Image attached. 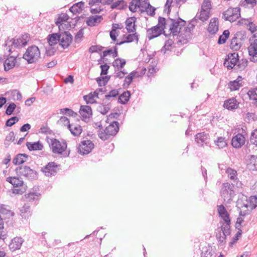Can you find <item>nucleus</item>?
<instances>
[{"label": "nucleus", "mask_w": 257, "mask_h": 257, "mask_svg": "<svg viewBox=\"0 0 257 257\" xmlns=\"http://www.w3.org/2000/svg\"><path fill=\"white\" fill-rule=\"evenodd\" d=\"M119 131V123L117 121H113L104 130L99 131L98 136L102 141L108 140L111 136H114Z\"/></svg>", "instance_id": "nucleus-1"}, {"label": "nucleus", "mask_w": 257, "mask_h": 257, "mask_svg": "<svg viewBox=\"0 0 257 257\" xmlns=\"http://www.w3.org/2000/svg\"><path fill=\"white\" fill-rule=\"evenodd\" d=\"M164 33V30L155 26L147 30V37L149 40L157 38Z\"/></svg>", "instance_id": "nucleus-14"}, {"label": "nucleus", "mask_w": 257, "mask_h": 257, "mask_svg": "<svg viewBox=\"0 0 257 257\" xmlns=\"http://www.w3.org/2000/svg\"><path fill=\"white\" fill-rule=\"evenodd\" d=\"M242 77L241 76H238L237 78L233 80L230 81L228 84V87L231 91L237 90L239 88L242 86Z\"/></svg>", "instance_id": "nucleus-24"}, {"label": "nucleus", "mask_w": 257, "mask_h": 257, "mask_svg": "<svg viewBox=\"0 0 257 257\" xmlns=\"http://www.w3.org/2000/svg\"><path fill=\"white\" fill-rule=\"evenodd\" d=\"M104 49V47L99 45H92L89 47L88 52L89 53H99L102 51Z\"/></svg>", "instance_id": "nucleus-53"}, {"label": "nucleus", "mask_w": 257, "mask_h": 257, "mask_svg": "<svg viewBox=\"0 0 257 257\" xmlns=\"http://www.w3.org/2000/svg\"><path fill=\"white\" fill-rule=\"evenodd\" d=\"M140 5L141 0H132L127 7L131 12L135 13L137 12V9L140 8Z\"/></svg>", "instance_id": "nucleus-42"}, {"label": "nucleus", "mask_w": 257, "mask_h": 257, "mask_svg": "<svg viewBox=\"0 0 257 257\" xmlns=\"http://www.w3.org/2000/svg\"><path fill=\"white\" fill-rule=\"evenodd\" d=\"M125 64L126 61L125 59L120 58H117L112 63V66L114 67H116L118 69H119L123 68Z\"/></svg>", "instance_id": "nucleus-47"}, {"label": "nucleus", "mask_w": 257, "mask_h": 257, "mask_svg": "<svg viewBox=\"0 0 257 257\" xmlns=\"http://www.w3.org/2000/svg\"><path fill=\"white\" fill-rule=\"evenodd\" d=\"M256 91L254 88L251 89L248 91L247 94L248 96L249 99L255 100L256 101V102L254 103V104L257 106V93Z\"/></svg>", "instance_id": "nucleus-56"}, {"label": "nucleus", "mask_w": 257, "mask_h": 257, "mask_svg": "<svg viewBox=\"0 0 257 257\" xmlns=\"http://www.w3.org/2000/svg\"><path fill=\"white\" fill-rule=\"evenodd\" d=\"M234 185L228 182L223 183L220 191V196L224 201L228 202L232 200L235 195Z\"/></svg>", "instance_id": "nucleus-5"}, {"label": "nucleus", "mask_w": 257, "mask_h": 257, "mask_svg": "<svg viewBox=\"0 0 257 257\" xmlns=\"http://www.w3.org/2000/svg\"><path fill=\"white\" fill-rule=\"evenodd\" d=\"M19 120L18 117L16 116H12L6 120L5 125L6 126H12L18 122Z\"/></svg>", "instance_id": "nucleus-59"}, {"label": "nucleus", "mask_w": 257, "mask_h": 257, "mask_svg": "<svg viewBox=\"0 0 257 257\" xmlns=\"http://www.w3.org/2000/svg\"><path fill=\"white\" fill-rule=\"evenodd\" d=\"M166 20L165 18L161 16L158 18V23L156 26L160 28L161 30H164L166 29Z\"/></svg>", "instance_id": "nucleus-60"}, {"label": "nucleus", "mask_w": 257, "mask_h": 257, "mask_svg": "<svg viewBox=\"0 0 257 257\" xmlns=\"http://www.w3.org/2000/svg\"><path fill=\"white\" fill-rule=\"evenodd\" d=\"M119 94L118 89H114L110 91L108 94L105 95V98L107 100H111V98H115Z\"/></svg>", "instance_id": "nucleus-54"}, {"label": "nucleus", "mask_w": 257, "mask_h": 257, "mask_svg": "<svg viewBox=\"0 0 257 257\" xmlns=\"http://www.w3.org/2000/svg\"><path fill=\"white\" fill-rule=\"evenodd\" d=\"M167 20L171 22L169 30L173 36L178 35V34L181 33V30L182 28L185 27L186 24V21L180 17H178L177 19L169 17Z\"/></svg>", "instance_id": "nucleus-6"}, {"label": "nucleus", "mask_w": 257, "mask_h": 257, "mask_svg": "<svg viewBox=\"0 0 257 257\" xmlns=\"http://www.w3.org/2000/svg\"><path fill=\"white\" fill-rule=\"evenodd\" d=\"M198 17V14H196V16L190 21V22L189 23L188 25L185 27L184 28V32L185 33H188V34L190 35V36H192L191 31H193L194 29L195 25L193 24V23L194 22H197V17Z\"/></svg>", "instance_id": "nucleus-40"}, {"label": "nucleus", "mask_w": 257, "mask_h": 257, "mask_svg": "<svg viewBox=\"0 0 257 257\" xmlns=\"http://www.w3.org/2000/svg\"><path fill=\"white\" fill-rule=\"evenodd\" d=\"M214 143L220 149L224 148L227 146L225 138L222 137H218L216 140L214 141Z\"/></svg>", "instance_id": "nucleus-51"}, {"label": "nucleus", "mask_w": 257, "mask_h": 257, "mask_svg": "<svg viewBox=\"0 0 257 257\" xmlns=\"http://www.w3.org/2000/svg\"><path fill=\"white\" fill-rule=\"evenodd\" d=\"M23 242V240L21 237H15L12 239L11 242L9 245L10 249L12 251H14L20 249L22 246Z\"/></svg>", "instance_id": "nucleus-23"}, {"label": "nucleus", "mask_w": 257, "mask_h": 257, "mask_svg": "<svg viewBox=\"0 0 257 257\" xmlns=\"http://www.w3.org/2000/svg\"><path fill=\"white\" fill-rule=\"evenodd\" d=\"M250 141L251 143L257 146V128L251 133Z\"/></svg>", "instance_id": "nucleus-64"}, {"label": "nucleus", "mask_w": 257, "mask_h": 257, "mask_svg": "<svg viewBox=\"0 0 257 257\" xmlns=\"http://www.w3.org/2000/svg\"><path fill=\"white\" fill-rule=\"evenodd\" d=\"M26 145L30 151H41L44 148L43 144L40 141L35 142H27Z\"/></svg>", "instance_id": "nucleus-27"}, {"label": "nucleus", "mask_w": 257, "mask_h": 257, "mask_svg": "<svg viewBox=\"0 0 257 257\" xmlns=\"http://www.w3.org/2000/svg\"><path fill=\"white\" fill-rule=\"evenodd\" d=\"M225 172L228 174V176L230 180L235 181L237 179V171L234 169H233L230 167H228L226 169Z\"/></svg>", "instance_id": "nucleus-48"}, {"label": "nucleus", "mask_w": 257, "mask_h": 257, "mask_svg": "<svg viewBox=\"0 0 257 257\" xmlns=\"http://www.w3.org/2000/svg\"><path fill=\"white\" fill-rule=\"evenodd\" d=\"M247 168L252 171H257V155H251L249 162L247 164Z\"/></svg>", "instance_id": "nucleus-37"}, {"label": "nucleus", "mask_w": 257, "mask_h": 257, "mask_svg": "<svg viewBox=\"0 0 257 257\" xmlns=\"http://www.w3.org/2000/svg\"><path fill=\"white\" fill-rule=\"evenodd\" d=\"M137 18L136 17H131L126 19L125 22V29L128 33H134L136 31L137 25Z\"/></svg>", "instance_id": "nucleus-15"}, {"label": "nucleus", "mask_w": 257, "mask_h": 257, "mask_svg": "<svg viewBox=\"0 0 257 257\" xmlns=\"http://www.w3.org/2000/svg\"><path fill=\"white\" fill-rule=\"evenodd\" d=\"M58 167H60L59 165H57L54 162H50L41 168V171L43 172L46 176L52 177L57 174Z\"/></svg>", "instance_id": "nucleus-10"}, {"label": "nucleus", "mask_w": 257, "mask_h": 257, "mask_svg": "<svg viewBox=\"0 0 257 257\" xmlns=\"http://www.w3.org/2000/svg\"><path fill=\"white\" fill-rule=\"evenodd\" d=\"M103 20L101 15H94L89 17L86 23L88 26L93 27L96 26V23H100Z\"/></svg>", "instance_id": "nucleus-29"}, {"label": "nucleus", "mask_w": 257, "mask_h": 257, "mask_svg": "<svg viewBox=\"0 0 257 257\" xmlns=\"http://www.w3.org/2000/svg\"><path fill=\"white\" fill-rule=\"evenodd\" d=\"M111 108V104L110 102L106 103L104 102L99 103L97 106L96 110L103 115L106 114Z\"/></svg>", "instance_id": "nucleus-32"}, {"label": "nucleus", "mask_w": 257, "mask_h": 257, "mask_svg": "<svg viewBox=\"0 0 257 257\" xmlns=\"http://www.w3.org/2000/svg\"><path fill=\"white\" fill-rule=\"evenodd\" d=\"M245 118L248 122L255 121L257 120V115L254 112H247Z\"/></svg>", "instance_id": "nucleus-62"}, {"label": "nucleus", "mask_w": 257, "mask_h": 257, "mask_svg": "<svg viewBox=\"0 0 257 257\" xmlns=\"http://www.w3.org/2000/svg\"><path fill=\"white\" fill-rule=\"evenodd\" d=\"M239 103L235 97H232L224 101L223 107L229 110H233L238 108Z\"/></svg>", "instance_id": "nucleus-18"}, {"label": "nucleus", "mask_w": 257, "mask_h": 257, "mask_svg": "<svg viewBox=\"0 0 257 257\" xmlns=\"http://www.w3.org/2000/svg\"><path fill=\"white\" fill-rule=\"evenodd\" d=\"M246 34L244 31H241L236 32L234 37L236 38L239 42H242L246 38Z\"/></svg>", "instance_id": "nucleus-58"}, {"label": "nucleus", "mask_w": 257, "mask_h": 257, "mask_svg": "<svg viewBox=\"0 0 257 257\" xmlns=\"http://www.w3.org/2000/svg\"><path fill=\"white\" fill-rule=\"evenodd\" d=\"M238 55L237 53H229L227 55L224 62V65L227 69H232L238 62Z\"/></svg>", "instance_id": "nucleus-11"}, {"label": "nucleus", "mask_w": 257, "mask_h": 257, "mask_svg": "<svg viewBox=\"0 0 257 257\" xmlns=\"http://www.w3.org/2000/svg\"><path fill=\"white\" fill-rule=\"evenodd\" d=\"M15 172L18 176H23L29 180H35L38 178V172L27 165L17 167L15 169Z\"/></svg>", "instance_id": "nucleus-4"}, {"label": "nucleus", "mask_w": 257, "mask_h": 257, "mask_svg": "<svg viewBox=\"0 0 257 257\" xmlns=\"http://www.w3.org/2000/svg\"><path fill=\"white\" fill-rule=\"evenodd\" d=\"M201 257H216L214 251L207 247H203L201 253Z\"/></svg>", "instance_id": "nucleus-50"}, {"label": "nucleus", "mask_w": 257, "mask_h": 257, "mask_svg": "<svg viewBox=\"0 0 257 257\" xmlns=\"http://www.w3.org/2000/svg\"><path fill=\"white\" fill-rule=\"evenodd\" d=\"M61 36V32L49 34L47 37V41L49 46H53L57 44L58 42H60Z\"/></svg>", "instance_id": "nucleus-25"}, {"label": "nucleus", "mask_w": 257, "mask_h": 257, "mask_svg": "<svg viewBox=\"0 0 257 257\" xmlns=\"http://www.w3.org/2000/svg\"><path fill=\"white\" fill-rule=\"evenodd\" d=\"M245 143L244 136L240 133L234 136L231 140V145L235 148H239L242 147Z\"/></svg>", "instance_id": "nucleus-17"}, {"label": "nucleus", "mask_w": 257, "mask_h": 257, "mask_svg": "<svg viewBox=\"0 0 257 257\" xmlns=\"http://www.w3.org/2000/svg\"><path fill=\"white\" fill-rule=\"evenodd\" d=\"M41 53L39 48L35 45H32L27 49L23 54V58L27 61L28 64L35 63L40 58Z\"/></svg>", "instance_id": "nucleus-2"}, {"label": "nucleus", "mask_w": 257, "mask_h": 257, "mask_svg": "<svg viewBox=\"0 0 257 257\" xmlns=\"http://www.w3.org/2000/svg\"><path fill=\"white\" fill-rule=\"evenodd\" d=\"M127 8V3L124 0H118L113 3L110 6V8L112 10L117 9L119 10H124L126 9Z\"/></svg>", "instance_id": "nucleus-31"}, {"label": "nucleus", "mask_w": 257, "mask_h": 257, "mask_svg": "<svg viewBox=\"0 0 257 257\" xmlns=\"http://www.w3.org/2000/svg\"><path fill=\"white\" fill-rule=\"evenodd\" d=\"M6 181L11 183L14 187L22 186L24 184V181L20 177H9L7 178Z\"/></svg>", "instance_id": "nucleus-30"}, {"label": "nucleus", "mask_w": 257, "mask_h": 257, "mask_svg": "<svg viewBox=\"0 0 257 257\" xmlns=\"http://www.w3.org/2000/svg\"><path fill=\"white\" fill-rule=\"evenodd\" d=\"M41 195L40 193L36 192H30L25 195L27 201L32 202L38 199V197Z\"/></svg>", "instance_id": "nucleus-49"}, {"label": "nucleus", "mask_w": 257, "mask_h": 257, "mask_svg": "<svg viewBox=\"0 0 257 257\" xmlns=\"http://www.w3.org/2000/svg\"><path fill=\"white\" fill-rule=\"evenodd\" d=\"M21 215L23 218L26 219L31 216L30 206L28 204H25L20 210Z\"/></svg>", "instance_id": "nucleus-39"}, {"label": "nucleus", "mask_w": 257, "mask_h": 257, "mask_svg": "<svg viewBox=\"0 0 257 257\" xmlns=\"http://www.w3.org/2000/svg\"><path fill=\"white\" fill-rule=\"evenodd\" d=\"M94 147V145L90 140H84L81 142L78 147V152L85 155L90 153Z\"/></svg>", "instance_id": "nucleus-9"}, {"label": "nucleus", "mask_w": 257, "mask_h": 257, "mask_svg": "<svg viewBox=\"0 0 257 257\" xmlns=\"http://www.w3.org/2000/svg\"><path fill=\"white\" fill-rule=\"evenodd\" d=\"M100 68L101 69L100 75L103 76L107 74L110 66L107 64H104L103 65H101L100 66Z\"/></svg>", "instance_id": "nucleus-63"}, {"label": "nucleus", "mask_w": 257, "mask_h": 257, "mask_svg": "<svg viewBox=\"0 0 257 257\" xmlns=\"http://www.w3.org/2000/svg\"><path fill=\"white\" fill-rule=\"evenodd\" d=\"M6 205L1 204L0 206V213L2 215H9L11 216H13L15 213L11 210L7 209L5 207Z\"/></svg>", "instance_id": "nucleus-57"}, {"label": "nucleus", "mask_w": 257, "mask_h": 257, "mask_svg": "<svg viewBox=\"0 0 257 257\" xmlns=\"http://www.w3.org/2000/svg\"><path fill=\"white\" fill-rule=\"evenodd\" d=\"M137 73V71H133L125 77L124 82L127 84V87H128L133 82V79L136 76Z\"/></svg>", "instance_id": "nucleus-55"}, {"label": "nucleus", "mask_w": 257, "mask_h": 257, "mask_svg": "<svg viewBox=\"0 0 257 257\" xmlns=\"http://www.w3.org/2000/svg\"><path fill=\"white\" fill-rule=\"evenodd\" d=\"M30 40V35L28 33L22 35L18 38H12L10 40L12 42V45L16 48H20L25 47L27 45Z\"/></svg>", "instance_id": "nucleus-8"}, {"label": "nucleus", "mask_w": 257, "mask_h": 257, "mask_svg": "<svg viewBox=\"0 0 257 257\" xmlns=\"http://www.w3.org/2000/svg\"><path fill=\"white\" fill-rule=\"evenodd\" d=\"M69 16L66 13H61L58 15V18L55 20V23L59 29L62 28L64 22H67L69 19Z\"/></svg>", "instance_id": "nucleus-33"}, {"label": "nucleus", "mask_w": 257, "mask_h": 257, "mask_svg": "<svg viewBox=\"0 0 257 257\" xmlns=\"http://www.w3.org/2000/svg\"><path fill=\"white\" fill-rule=\"evenodd\" d=\"M198 14V17H197V19L201 20L202 22H204L208 20L209 18V11H207L205 10L204 9L201 8L200 14Z\"/></svg>", "instance_id": "nucleus-43"}, {"label": "nucleus", "mask_w": 257, "mask_h": 257, "mask_svg": "<svg viewBox=\"0 0 257 257\" xmlns=\"http://www.w3.org/2000/svg\"><path fill=\"white\" fill-rule=\"evenodd\" d=\"M29 155L26 154L20 153L17 154L13 160V163L15 165H22L27 161Z\"/></svg>", "instance_id": "nucleus-28"}, {"label": "nucleus", "mask_w": 257, "mask_h": 257, "mask_svg": "<svg viewBox=\"0 0 257 257\" xmlns=\"http://www.w3.org/2000/svg\"><path fill=\"white\" fill-rule=\"evenodd\" d=\"M50 142L48 141L50 148L52 149V152L55 154L62 155L64 157H68L70 154V151L69 150L68 153H64L67 148V143L64 141L63 144H61L60 142L55 138L50 139Z\"/></svg>", "instance_id": "nucleus-3"}, {"label": "nucleus", "mask_w": 257, "mask_h": 257, "mask_svg": "<svg viewBox=\"0 0 257 257\" xmlns=\"http://www.w3.org/2000/svg\"><path fill=\"white\" fill-rule=\"evenodd\" d=\"M59 45L63 49L67 48L72 43L73 37L68 31L61 32Z\"/></svg>", "instance_id": "nucleus-12"}, {"label": "nucleus", "mask_w": 257, "mask_h": 257, "mask_svg": "<svg viewBox=\"0 0 257 257\" xmlns=\"http://www.w3.org/2000/svg\"><path fill=\"white\" fill-rule=\"evenodd\" d=\"M224 229H225L224 230L222 227H220L216 229V231H217L216 237L220 245H223L225 243L226 236L230 235L231 232L230 228L228 230H227V228H226Z\"/></svg>", "instance_id": "nucleus-13"}, {"label": "nucleus", "mask_w": 257, "mask_h": 257, "mask_svg": "<svg viewBox=\"0 0 257 257\" xmlns=\"http://www.w3.org/2000/svg\"><path fill=\"white\" fill-rule=\"evenodd\" d=\"M236 228H237L238 230L235 234V235L232 237L231 241L229 242V246H232L233 244H234L238 240L239 238L241 236L242 234V230L238 228V226H236Z\"/></svg>", "instance_id": "nucleus-52"}, {"label": "nucleus", "mask_w": 257, "mask_h": 257, "mask_svg": "<svg viewBox=\"0 0 257 257\" xmlns=\"http://www.w3.org/2000/svg\"><path fill=\"white\" fill-rule=\"evenodd\" d=\"M217 210L219 216L223 220L224 222H220L221 224L220 227H222L224 230L226 227L227 230L230 228L231 219L230 218L229 214L228 213L226 209L222 204L217 206Z\"/></svg>", "instance_id": "nucleus-7"}, {"label": "nucleus", "mask_w": 257, "mask_h": 257, "mask_svg": "<svg viewBox=\"0 0 257 257\" xmlns=\"http://www.w3.org/2000/svg\"><path fill=\"white\" fill-rule=\"evenodd\" d=\"M68 128L70 131L71 134L76 137L79 136L82 131V127L79 124L73 125L72 124H68Z\"/></svg>", "instance_id": "nucleus-34"}, {"label": "nucleus", "mask_w": 257, "mask_h": 257, "mask_svg": "<svg viewBox=\"0 0 257 257\" xmlns=\"http://www.w3.org/2000/svg\"><path fill=\"white\" fill-rule=\"evenodd\" d=\"M16 108V105L15 103L13 102H11L7 106L5 113L8 115H11L12 114Z\"/></svg>", "instance_id": "nucleus-61"}, {"label": "nucleus", "mask_w": 257, "mask_h": 257, "mask_svg": "<svg viewBox=\"0 0 257 257\" xmlns=\"http://www.w3.org/2000/svg\"><path fill=\"white\" fill-rule=\"evenodd\" d=\"M79 112L83 118L82 120L89 118L92 115L91 107L89 105H81Z\"/></svg>", "instance_id": "nucleus-20"}, {"label": "nucleus", "mask_w": 257, "mask_h": 257, "mask_svg": "<svg viewBox=\"0 0 257 257\" xmlns=\"http://www.w3.org/2000/svg\"><path fill=\"white\" fill-rule=\"evenodd\" d=\"M246 201L249 202V208L252 210L257 207V196H250L248 198H246Z\"/></svg>", "instance_id": "nucleus-45"}, {"label": "nucleus", "mask_w": 257, "mask_h": 257, "mask_svg": "<svg viewBox=\"0 0 257 257\" xmlns=\"http://www.w3.org/2000/svg\"><path fill=\"white\" fill-rule=\"evenodd\" d=\"M139 34L135 32L133 34H129L127 36L123 35V37L124 38L126 43H129L133 42L135 40H136L137 42H138L139 39Z\"/></svg>", "instance_id": "nucleus-38"}, {"label": "nucleus", "mask_w": 257, "mask_h": 257, "mask_svg": "<svg viewBox=\"0 0 257 257\" xmlns=\"http://www.w3.org/2000/svg\"><path fill=\"white\" fill-rule=\"evenodd\" d=\"M209 135L205 132L197 133L195 136V140L198 145L203 146V144L209 143Z\"/></svg>", "instance_id": "nucleus-16"}, {"label": "nucleus", "mask_w": 257, "mask_h": 257, "mask_svg": "<svg viewBox=\"0 0 257 257\" xmlns=\"http://www.w3.org/2000/svg\"><path fill=\"white\" fill-rule=\"evenodd\" d=\"M242 45V42H239L234 36L232 38L230 43V48L234 51H238Z\"/></svg>", "instance_id": "nucleus-44"}, {"label": "nucleus", "mask_w": 257, "mask_h": 257, "mask_svg": "<svg viewBox=\"0 0 257 257\" xmlns=\"http://www.w3.org/2000/svg\"><path fill=\"white\" fill-rule=\"evenodd\" d=\"M110 76L106 75L104 76H100L96 78V81L99 87L105 86L110 80Z\"/></svg>", "instance_id": "nucleus-41"}, {"label": "nucleus", "mask_w": 257, "mask_h": 257, "mask_svg": "<svg viewBox=\"0 0 257 257\" xmlns=\"http://www.w3.org/2000/svg\"><path fill=\"white\" fill-rule=\"evenodd\" d=\"M248 51L249 55L252 57L250 59V61L254 62L257 61V59L255 60L254 58L257 55V39L250 44L248 47Z\"/></svg>", "instance_id": "nucleus-22"}, {"label": "nucleus", "mask_w": 257, "mask_h": 257, "mask_svg": "<svg viewBox=\"0 0 257 257\" xmlns=\"http://www.w3.org/2000/svg\"><path fill=\"white\" fill-rule=\"evenodd\" d=\"M17 57L13 56H9L4 62V70L8 71L13 68L16 65Z\"/></svg>", "instance_id": "nucleus-21"}, {"label": "nucleus", "mask_w": 257, "mask_h": 257, "mask_svg": "<svg viewBox=\"0 0 257 257\" xmlns=\"http://www.w3.org/2000/svg\"><path fill=\"white\" fill-rule=\"evenodd\" d=\"M85 3L81 1L73 4L69 9L73 15L81 13L84 9Z\"/></svg>", "instance_id": "nucleus-26"}, {"label": "nucleus", "mask_w": 257, "mask_h": 257, "mask_svg": "<svg viewBox=\"0 0 257 257\" xmlns=\"http://www.w3.org/2000/svg\"><path fill=\"white\" fill-rule=\"evenodd\" d=\"M230 35V32L229 30H225L223 31V34L219 36L217 43L219 45L224 44L227 39L229 38Z\"/></svg>", "instance_id": "nucleus-46"}, {"label": "nucleus", "mask_w": 257, "mask_h": 257, "mask_svg": "<svg viewBox=\"0 0 257 257\" xmlns=\"http://www.w3.org/2000/svg\"><path fill=\"white\" fill-rule=\"evenodd\" d=\"M207 31L211 35H214L218 31V21L217 18L211 19L208 25Z\"/></svg>", "instance_id": "nucleus-19"}, {"label": "nucleus", "mask_w": 257, "mask_h": 257, "mask_svg": "<svg viewBox=\"0 0 257 257\" xmlns=\"http://www.w3.org/2000/svg\"><path fill=\"white\" fill-rule=\"evenodd\" d=\"M131 92L128 90L124 91L118 97L117 102L121 104H125L130 100Z\"/></svg>", "instance_id": "nucleus-35"}, {"label": "nucleus", "mask_w": 257, "mask_h": 257, "mask_svg": "<svg viewBox=\"0 0 257 257\" xmlns=\"http://www.w3.org/2000/svg\"><path fill=\"white\" fill-rule=\"evenodd\" d=\"M177 36V43L178 45H184L187 44L188 42V39L191 38V36H190L188 33H180L178 35H176Z\"/></svg>", "instance_id": "nucleus-36"}]
</instances>
